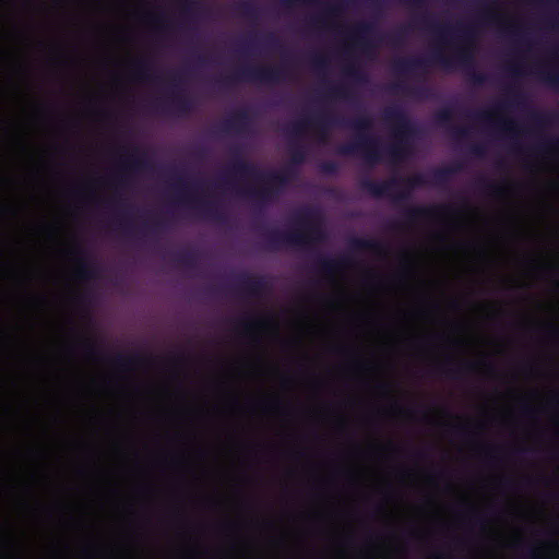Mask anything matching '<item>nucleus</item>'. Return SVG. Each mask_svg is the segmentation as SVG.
Masks as SVG:
<instances>
[{"instance_id":"nucleus-50","label":"nucleus","mask_w":559,"mask_h":559,"mask_svg":"<svg viewBox=\"0 0 559 559\" xmlns=\"http://www.w3.org/2000/svg\"><path fill=\"white\" fill-rule=\"evenodd\" d=\"M500 485L503 488H511L514 485V483L511 479L503 478L500 480Z\"/></svg>"},{"instance_id":"nucleus-25","label":"nucleus","mask_w":559,"mask_h":559,"mask_svg":"<svg viewBox=\"0 0 559 559\" xmlns=\"http://www.w3.org/2000/svg\"><path fill=\"white\" fill-rule=\"evenodd\" d=\"M143 360L140 354L123 355L117 354L112 357L111 362L120 370H130L139 366Z\"/></svg>"},{"instance_id":"nucleus-56","label":"nucleus","mask_w":559,"mask_h":559,"mask_svg":"<svg viewBox=\"0 0 559 559\" xmlns=\"http://www.w3.org/2000/svg\"><path fill=\"white\" fill-rule=\"evenodd\" d=\"M549 332H550V334H551L552 336H557V335H558V330H557V329H555V328H552V326L549 329Z\"/></svg>"},{"instance_id":"nucleus-52","label":"nucleus","mask_w":559,"mask_h":559,"mask_svg":"<svg viewBox=\"0 0 559 559\" xmlns=\"http://www.w3.org/2000/svg\"><path fill=\"white\" fill-rule=\"evenodd\" d=\"M510 73H511L513 76H518V75H521V74H522V73H521L520 68H518V67H511V68H510Z\"/></svg>"},{"instance_id":"nucleus-36","label":"nucleus","mask_w":559,"mask_h":559,"mask_svg":"<svg viewBox=\"0 0 559 559\" xmlns=\"http://www.w3.org/2000/svg\"><path fill=\"white\" fill-rule=\"evenodd\" d=\"M320 170L326 175H335L338 171V165L333 160L322 162L319 166Z\"/></svg>"},{"instance_id":"nucleus-12","label":"nucleus","mask_w":559,"mask_h":559,"mask_svg":"<svg viewBox=\"0 0 559 559\" xmlns=\"http://www.w3.org/2000/svg\"><path fill=\"white\" fill-rule=\"evenodd\" d=\"M123 156L121 158V166L126 175L119 178L120 182L127 180V173L140 171L151 168V162L147 158L145 151H142L139 146H133L131 153L127 147H122Z\"/></svg>"},{"instance_id":"nucleus-26","label":"nucleus","mask_w":559,"mask_h":559,"mask_svg":"<svg viewBox=\"0 0 559 559\" xmlns=\"http://www.w3.org/2000/svg\"><path fill=\"white\" fill-rule=\"evenodd\" d=\"M343 73L357 84H366L369 82L368 74L356 62H349L343 68Z\"/></svg>"},{"instance_id":"nucleus-46","label":"nucleus","mask_w":559,"mask_h":559,"mask_svg":"<svg viewBox=\"0 0 559 559\" xmlns=\"http://www.w3.org/2000/svg\"><path fill=\"white\" fill-rule=\"evenodd\" d=\"M522 411H523V414L527 417H532L535 415L536 411L531 407L530 405L525 404L523 407H522Z\"/></svg>"},{"instance_id":"nucleus-60","label":"nucleus","mask_w":559,"mask_h":559,"mask_svg":"<svg viewBox=\"0 0 559 559\" xmlns=\"http://www.w3.org/2000/svg\"><path fill=\"white\" fill-rule=\"evenodd\" d=\"M552 55L559 59V49H555L552 51Z\"/></svg>"},{"instance_id":"nucleus-8","label":"nucleus","mask_w":559,"mask_h":559,"mask_svg":"<svg viewBox=\"0 0 559 559\" xmlns=\"http://www.w3.org/2000/svg\"><path fill=\"white\" fill-rule=\"evenodd\" d=\"M508 94L510 96L509 99L496 104L491 111H476L468 115V117L481 123H490L492 115L502 114L514 106L520 108L525 105L526 98L519 90L510 87L508 88Z\"/></svg>"},{"instance_id":"nucleus-62","label":"nucleus","mask_w":559,"mask_h":559,"mask_svg":"<svg viewBox=\"0 0 559 559\" xmlns=\"http://www.w3.org/2000/svg\"><path fill=\"white\" fill-rule=\"evenodd\" d=\"M452 306H453V307H456V306H457V302H456V301H453V302H452Z\"/></svg>"},{"instance_id":"nucleus-58","label":"nucleus","mask_w":559,"mask_h":559,"mask_svg":"<svg viewBox=\"0 0 559 559\" xmlns=\"http://www.w3.org/2000/svg\"><path fill=\"white\" fill-rule=\"evenodd\" d=\"M415 455H416L417 457H420V459H421V457H424V456H425V453H424L423 451H417V452L415 453Z\"/></svg>"},{"instance_id":"nucleus-54","label":"nucleus","mask_w":559,"mask_h":559,"mask_svg":"<svg viewBox=\"0 0 559 559\" xmlns=\"http://www.w3.org/2000/svg\"><path fill=\"white\" fill-rule=\"evenodd\" d=\"M206 61H207V59H206L204 56H198V62H199L200 64H202V66H203V64H205V63H206Z\"/></svg>"},{"instance_id":"nucleus-16","label":"nucleus","mask_w":559,"mask_h":559,"mask_svg":"<svg viewBox=\"0 0 559 559\" xmlns=\"http://www.w3.org/2000/svg\"><path fill=\"white\" fill-rule=\"evenodd\" d=\"M353 264V260L347 254H342L337 258L318 257L316 265L319 272L325 275H332L336 272L347 269Z\"/></svg>"},{"instance_id":"nucleus-21","label":"nucleus","mask_w":559,"mask_h":559,"mask_svg":"<svg viewBox=\"0 0 559 559\" xmlns=\"http://www.w3.org/2000/svg\"><path fill=\"white\" fill-rule=\"evenodd\" d=\"M349 246L355 251H371L377 254H382L386 250L382 241L372 238L354 237L350 239Z\"/></svg>"},{"instance_id":"nucleus-63","label":"nucleus","mask_w":559,"mask_h":559,"mask_svg":"<svg viewBox=\"0 0 559 559\" xmlns=\"http://www.w3.org/2000/svg\"><path fill=\"white\" fill-rule=\"evenodd\" d=\"M525 451H526L525 449L518 450V452H525Z\"/></svg>"},{"instance_id":"nucleus-33","label":"nucleus","mask_w":559,"mask_h":559,"mask_svg":"<svg viewBox=\"0 0 559 559\" xmlns=\"http://www.w3.org/2000/svg\"><path fill=\"white\" fill-rule=\"evenodd\" d=\"M265 323H266V320H264V319L257 318V317H250V318H246V319L239 321L238 325L241 326L246 333H250L255 329H260V328L264 326Z\"/></svg>"},{"instance_id":"nucleus-48","label":"nucleus","mask_w":559,"mask_h":559,"mask_svg":"<svg viewBox=\"0 0 559 559\" xmlns=\"http://www.w3.org/2000/svg\"><path fill=\"white\" fill-rule=\"evenodd\" d=\"M369 4H370V7H372L374 9H381L384 4V1L383 0H369Z\"/></svg>"},{"instance_id":"nucleus-34","label":"nucleus","mask_w":559,"mask_h":559,"mask_svg":"<svg viewBox=\"0 0 559 559\" xmlns=\"http://www.w3.org/2000/svg\"><path fill=\"white\" fill-rule=\"evenodd\" d=\"M496 128L499 131L507 133L508 135L511 136L516 135L519 133L518 123H515L511 119H499L496 122Z\"/></svg>"},{"instance_id":"nucleus-7","label":"nucleus","mask_w":559,"mask_h":559,"mask_svg":"<svg viewBox=\"0 0 559 559\" xmlns=\"http://www.w3.org/2000/svg\"><path fill=\"white\" fill-rule=\"evenodd\" d=\"M177 182L175 185V190L178 194L179 200L189 205L192 209L198 210L203 216L216 221V222H225V215L222 212L219 205L215 201L210 200H200L193 198L188 193L187 183L183 180L182 176H176Z\"/></svg>"},{"instance_id":"nucleus-31","label":"nucleus","mask_w":559,"mask_h":559,"mask_svg":"<svg viewBox=\"0 0 559 559\" xmlns=\"http://www.w3.org/2000/svg\"><path fill=\"white\" fill-rule=\"evenodd\" d=\"M540 80L546 84L558 87L559 86V69H539L537 71Z\"/></svg>"},{"instance_id":"nucleus-47","label":"nucleus","mask_w":559,"mask_h":559,"mask_svg":"<svg viewBox=\"0 0 559 559\" xmlns=\"http://www.w3.org/2000/svg\"><path fill=\"white\" fill-rule=\"evenodd\" d=\"M452 431L456 436H465V435H467V430L463 426H455V427H453Z\"/></svg>"},{"instance_id":"nucleus-15","label":"nucleus","mask_w":559,"mask_h":559,"mask_svg":"<svg viewBox=\"0 0 559 559\" xmlns=\"http://www.w3.org/2000/svg\"><path fill=\"white\" fill-rule=\"evenodd\" d=\"M73 252L76 255V277L81 281H90L96 278L98 276V267L95 261L92 259L90 252L80 245L75 246Z\"/></svg>"},{"instance_id":"nucleus-14","label":"nucleus","mask_w":559,"mask_h":559,"mask_svg":"<svg viewBox=\"0 0 559 559\" xmlns=\"http://www.w3.org/2000/svg\"><path fill=\"white\" fill-rule=\"evenodd\" d=\"M117 223L129 236H133L135 234H140L141 236H156L168 228L167 222L159 217L153 218L150 223L144 222L139 229L134 228L131 222L127 219L126 215H122L120 218H118Z\"/></svg>"},{"instance_id":"nucleus-43","label":"nucleus","mask_w":559,"mask_h":559,"mask_svg":"<svg viewBox=\"0 0 559 559\" xmlns=\"http://www.w3.org/2000/svg\"><path fill=\"white\" fill-rule=\"evenodd\" d=\"M507 33L510 34V35H513L516 38V41L519 43H522L523 41V38L522 36L520 35V33L518 32V28L513 25H510L508 28H507Z\"/></svg>"},{"instance_id":"nucleus-2","label":"nucleus","mask_w":559,"mask_h":559,"mask_svg":"<svg viewBox=\"0 0 559 559\" xmlns=\"http://www.w3.org/2000/svg\"><path fill=\"white\" fill-rule=\"evenodd\" d=\"M499 22L500 16L487 3L481 5L473 22L459 23L455 27L441 26L435 23L430 13L424 12L415 19L417 26L429 29L442 44L448 43V35L451 34L464 45L456 50L453 57H447L436 49L429 57L399 58L393 63V70L399 74H414L418 71H426L432 64H440L444 69H451L454 64H459L463 68L472 84L476 86L484 85L489 81V76L475 70L473 45L478 33V26L498 24Z\"/></svg>"},{"instance_id":"nucleus-55","label":"nucleus","mask_w":559,"mask_h":559,"mask_svg":"<svg viewBox=\"0 0 559 559\" xmlns=\"http://www.w3.org/2000/svg\"><path fill=\"white\" fill-rule=\"evenodd\" d=\"M390 227H391L392 229L397 230V229H401V227H402V226H401V224H400V223H392Z\"/></svg>"},{"instance_id":"nucleus-35","label":"nucleus","mask_w":559,"mask_h":559,"mask_svg":"<svg viewBox=\"0 0 559 559\" xmlns=\"http://www.w3.org/2000/svg\"><path fill=\"white\" fill-rule=\"evenodd\" d=\"M328 95L338 98L348 99L350 97L349 88L345 85H329Z\"/></svg>"},{"instance_id":"nucleus-61","label":"nucleus","mask_w":559,"mask_h":559,"mask_svg":"<svg viewBox=\"0 0 559 559\" xmlns=\"http://www.w3.org/2000/svg\"><path fill=\"white\" fill-rule=\"evenodd\" d=\"M84 299H85V296H83V295L79 297V301H84Z\"/></svg>"},{"instance_id":"nucleus-6","label":"nucleus","mask_w":559,"mask_h":559,"mask_svg":"<svg viewBox=\"0 0 559 559\" xmlns=\"http://www.w3.org/2000/svg\"><path fill=\"white\" fill-rule=\"evenodd\" d=\"M286 76L287 72L284 67L246 66L221 78L216 83L221 88H229L239 82L272 85L281 83Z\"/></svg>"},{"instance_id":"nucleus-49","label":"nucleus","mask_w":559,"mask_h":559,"mask_svg":"<svg viewBox=\"0 0 559 559\" xmlns=\"http://www.w3.org/2000/svg\"><path fill=\"white\" fill-rule=\"evenodd\" d=\"M154 21H155V22L158 24V26H160V27L166 28V27H168V26H169V25H168V23H165V19H164V16H157V17H155V19H154Z\"/></svg>"},{"instance_id":"nucleus-20","label":"nucleus","mask_w":559,"mask_h":559,"mask_svg":"<svg viewBox=\"0 0 559 559\" xmlns=\"http://www.w3.org/2000/svg\"><path fill=\"white\" fill-rule=\"evenodd\" d=\"M450 362L451 360L448 359L445 364L437 365L432 369V371L437 374H441L449 379L456 380L460 379L463 376V373H465L466 371H472L476 367V365L473 362H465L457 367H451L449 366Z\"/></svg>"},{"instance_id":"nucleus-19","label":"nucleus","mask_w":559,"mask_h":559,"mask_svg":"<svg viewBox=\"0 0 559 559\" xmlns=\"http://www.w3.org/2000/svg\"><path fill=\"white\" fill-rule=\"evenodd\" d=\"M251 123V116L247 109L237 111L234 116L225 119L221 129L224 132H246Z\"/></svg>"},{"instance_id":"nucleus-17","label":"nucleus","mask_w":559,"mask_h":559,"mask_svg":"<svg viewBox=\"0 0 559 559\" xmlns=\"http://www.w3.org/2000/svg\"><path fill=\"white\" fill-rule=\"evenodd\" d=\"M453 116V109L447 107L438 110L435 114V120L439 127L449 129L455 139L467 138L469 132L466 127L452 126Z\"/></svg>"},{"instance_id":"nucleus-22","label":"nucleus","mask_w":559,"mask_h":559,"mask_svg":"<svg viewBox=\"0 0 559 559\" xmlns=\"http://www.w3.org/2000/svg\"><path fill=\"white\" fill-rule=\"evenodd\" d=\"M133 75L141 82H155L158 79L153 75V64L148 58H141L133 62Z\"/></svg>"},{"instance_id":"nucleus-57","label":"nucleus","mask_w":559,"mask_h":559,"mask_svg":"<svg viewBox=\"0 0 559 559\" xmlns=\"http://www.w3.org/2000/svg\"><path fill=\"white\" fill-rule=\"evenodd\" d=\"M378 388H379L380 390H382V391H385V392L389 390V385H388V384H384V383L380 384Z\"/></svg>"},{"instance_id":"nucleus-37","label":"nucleus","mask_w":559,"mask_h":559,"mask_svg":"<svg viewBox=\"0 0 559 559\" xmlns=\"http://www.w3.org/2000/svg\"><path fill=\"white\" fill-rule=\"evenodd\" d=\"M328 59L326 57L322 56V55H314L312 58H311V64L312 67L318 70V71H323L328 68Z\"/></svg>"},{"instance_id":"nucleus-28","label":"nucleus","mask_w":559,"mask_h":559,"mask_svg":"<svg viewBox=\"0 0 559 559\" xmlns=\"http://www.w3.org/2000/svg\"><path fill=\"white\" fill-rule=\"evenodd\" d=\"M173 260L189 270L195 269L198 264V257L195 252L186 250L180 252H175L173 255Z\"/></svg>"},{"instance_id":"nucleus-29","label":"nucleus","mask_w":559,"mask_h":559,"mask_svg":"<svg viewBox=\"0 0 559 559\" xmlns=\"http://www.w3.org/2000/svg\"><path fill=\"white\" fill-rule=\"evenodd\" d=\"M235 9L249 20H255L259 16V9L252 0H241L236 3Z\"/></svg>"},{"instance_id":"nucleus-40","label":"nucleus","mask_w":559,"mask_h":559,"mask_svg":"<svg viewBox=\"0 0 559 559\" xmlns=\"http://www.w3.org/2000/svg\"><path fill=\"white\" fill-rule=\"evenodd\" d=\"M388 43L392 46H397L403 40L402 32H396L386 36Z\"/></svg>"},{"instance_id":"nucleus-59","label":"nucleus","mask_w":559,"mask_h":559,"mask_svg":"<svg viewBox=\"0 0 559 559\" xmlns=\"http://www.w3.org/2000/svg\"><path fill=\"white\" fill-rule=\"evenodd\" d=\"M497 166H498V168L502 169V168H504V163L502 160H499L497 163Z\"/></svg>"},{"instance_id":"nucleus-53","label":"nucleus","mask_w":559,"mask_h":559,"mask_svg":"<svg viewBox=\"0 0 559 559\" xmlns=\"http://www.w3.org/2000/svg\"><path fill=\"white\" fill-rule=\"evenodd\" d=\"M548 25H549L550 28L555 29V28L559 27V22H557V21H549Z\"/></svg>"},{"instance_id":"nucleus-32","label":"nucleus","mask_w":559,"mask_h":559,"mask_svg":"<svg viewBox=\"0 0 559 559\" xmlns=\"http://www.w3.org/2000/svg\"><path fill=\"white\" fill-rule=\"evenodd\" d=\"M84 354L88 358H98L103 354L99 344L91 338H84L81 343Z\"/></svg>"},{"instance_id":"nucleus-51","label":"nucleus","mask_w":559,"mask_h":559,"mask_svg":"<svg viewBox=\"0 0 559 559\" xmlns=\"http://www.w3.org/2000/svg\"><path fill=\"white\" fill-rule=\"evenodd\" d=\"M473 520H474L475 524H479V525L484 524V519L479 514H473Z\"/></svg>"},{"instance_id":"nucleus-39","label":"nucleus","mask_w":559,"mask_h":559,"mask_svg":"<svg viewBox=\"0 0 559 559\" xmlns=\"http://www.w3.org/2000/svg\"><path fill=\"white\" fill-rule=\"evenodd\" d=\"M262 41L265 46L270 48H276L280 44L278 38L273 33H269L265 36H263Z\"/></svg>"},{"instance_id":"nucleus-9","label":"nucleus","mask_w":559,"mask_h":559,"mask_svg":"<svg viewBox=\"0 0 559 559\" xmlns=\"http://www.w3.org/2000/svg\"><path fill=\"white\" fill-rule=\"evenodd\" d=\"M376 34V25L372 22H359L350 31L349 38L354 46L367 57H373L377 44L372 40Z\"/></svg>"},{"instance_id":"nucleus-10","label":"nucleus","mask_w":559,"mask_h":559,"mask_svg":"<svg viewBox=\"0 0 559 559\" xmlns=\"http://www.w3.org/2000/svg\"><path fill=\"white\" fill-rule=\"evenodd\" d=\"M178 81L177 75L171 76L173 84L168 97L159 99L157 104L163 108V111L171 109L179 115H188L191 111L193 104L191 98L178 88Z\"/></svg>"},{"instance_id":"nucleus-1","label":"nucleus","mask_w":559,"mask_h":559,"mask_svg":"<svg viewBox=\"0 0 559 559\" xmlns=\"http://www.w3.org/2000/svg\"><path fill=\"white\" fill-rule=\"evenodd\" d=\"M384 122L392 127L394 141L382 148L380 141L367 132L372 129L373 121L369 116H359L354 119L334 117L325 111L316 116L294 122L288 134L299 138L306 129L314 128L318 142L326 144L331 127L337 126L356 131L355 138L348 143L337 146L336 153L342 156H361L369 165L374 166L382 162L383 153L392 163L402 162L411 153L413 140L418 135L417 124L399 106L388 107L383 110Z\"/></svg>"},{"instance_id":"nucleus-38","label":"nucleus","mask_w":559,"mask_h":559,"mask_svg":"<svg viewBox=\"0 0 559 559\" xmlns=\"http://www.w3.org/2000/svg\"><path fill=\"white\" fill-rule=\"evenodd\" d=\"M558 146H559V139L550 138V139L545 140L543 143L538 144L535 147V151L545 152L546 150L555 148Z\"/></svg>"},{"instance_id":"nucleus-30","label":"nucleus","mask_w":559,"mask_h":559,"mask_svg":"<svg viewBox=\"0 0 559 559\" xmlns=\"http://www.w3.org/2000/svg\"><path fill=\"white\" fill-rule=\"evenodd\" d=\"M530 120L536 128H544L555 122V116L550 112L534 110L530 114Z\"/></svg>"},{"instance_id":"nucleus-44","label":"nucleus","mask_w":559,"mask_h":559,"mask_svg":"<svg viewBox=\"0 0 559 559\" xmlns=\"http://www.w3.org/2000/svg\"><path fill=\"white\" fill-rule=\"evenodd\" d=\"M194 4H195L194 2H186L183 8H182L183 14L192 15L193 10H194Z\"/></svg>"},{"instance_id":"nucleus-27","label":"nucleus","mask_w":559,"mask_h":559,"mask_svg":"<svg viewBox=\"0 0 559 559\" xmlns=\"http://www.w3.org/2000/svg\"><path fill=\"white\" fill-rule=\"evenodd\" d=\"M477 188L485 194L490 197H501L506 192V188L497 185L485 177H480L476 180Z\"/></svg>"},{"instance_id":"nucleus-24","label":"nucleus","mask_w":559,"mask_h":559,"mask_svg":"<svg viewBox=\"0 0 559 559\" xmlns=\"http://www.w3.org/2000/svg\"><path fill=\"white\" fill-rule=\"evenodd\" d=\"M392 90L416 99H427L430 96V88L425 85L408 86L404 83H395Z\"/></svg>"},{"instance_id":"nucleus-42","label":"nucleus","mask_w":559,"mask_h":559,"mask_svg":"<svg viewBox=\"0 0 559 559\" xmlns=\"http://www.w3.org/2000/svg\"><path fill=\"white\" fill-rule=\"evenodd\" d=\"M469 151L473 155L478 157H483L485 155V147L480 144L472 145Z\"/></svg>"},{"instance_id":"nucleus-18","label":"nucleus","mask_w":559,"mask_h":559,"mask_svg":"<svg viewBox=\"0 0 559 559\" xmlns=\"http://www.w3.org/2000/svg\"><path fill=\"white\" fill-rule=\"evenodd\" d=\"M345 8H346L345 1H343V0L335 1L334 3L328 5L322 14L312 16L309 20L308 25L314 29L326 27L329 24L330 17L338 16L341 13L344 12Z\"/></svg>"},{"instance_id":"nucleus-3","label":"nucleus","mask_w":559,"mask_h":559,"mask_svg":"<svg viewBox=\"0 0 559 559\" xmlns=\"http://www.w3.org/2000/svg\"><path fill=\"white\" fill-rule=\"evenodd\" d=\"M289 152L290 165L280 170L265 171L260 169L255 163L242 158L240 150L235 147L231 150L233 159L227 173L221 177V185H228L231 177L236 179H253L263 182V186L259 188L248 186L237 189L236 192L261 206L273 202L282 189L297 176V170L294 166L302 165L306 162L307 151L302 145L292 144Z\"/></svg>"},{"instance_id":"nucleus-13","label":"nucleus","mask_w":559,"mask_h":559,"mask_svg":"<svg viewBox=\"0 0 559 559\" xmlns=\"http://www.w3.org/2000/svg\"><path fill=\"white\" fill-rule=\"evenodd\" d=\"M235 290L251 297H260L269 290V284L264 276H253L241 273L236 277Z\"/></svg>"},{"instance_id":"nucleus-45","label":"nucleus","mask_w":559,"mask_h":559,"mask_svg":"<svg viewBox=\"0 0 559 559\" xmlns=\"http://www.w3.org/2000/svg\"><path fill=\"white\" fill-rule=\"evenodd\" d=\"M525 557L527 559H538L539 558V551L537 549H535V548H530L525 552Z\"/></svg>"},{"instance_id":"nucleus-11","label":"nucleus","mask_w":559,"mask_h":559,"mask_svg":"<svg viewBox=\"0 0 559 559\" xmlns=\"http://www.w3.org/2000/svg\"><path fill=\"white\" fill-rule=\"evenodd\" d=\"M454 212V207L450 205H418L404 210L403 217L408 225H414L423 221L433 219L440 215Z\"/></svg>"},{"instance_id":"nucleus-23","label":"nucleus","mask_w":559,"mask_h":559,"mask_svg":"<svg viewBox=\"0 0 559 559\" xmlns=\"http://www.w3.org/2000/svg\"><path fill=\"white\" fill-rule=\"evenodd\" d=\"M462 170L463 165L461 163H456L448 167L437 168L432 171V185L442 187L450 181L452 175L459 174Z\"/></svg>"},{"instance_id":"nucleus-4","label":"nucleus","mask_w":559,"mask_h":559,"mask_svg":"<svg viewBox=\"0 0 559 559\" xmlns=\"http://www.w3.org/2000/svg\"><path fill=\"white\" fill-rule=\"evenodd\" d=\"M295 222L301 229L290 231L271 229L264 234L271 250H280L283 246L310 249L313 243L324 240L325 234L316 210L311 207L300 210L296 214Z\"/></svg>"},{"instance_id":"nucleus-41","label":"nucleus","mask_w":559,"mask_h":559,"mask_svg":"<svg viewBox=\"0 0 559 559\" xmlns=\"http://www.w3.org/2000/svg\"><path fill=\"white\" fill-rule=\"evenodd\" d=\"M310 0H281V3L286 8H293L300 4H309Z\"/></svg>"},{"instance_id":"nucleus-5","label":"nucleus","mask_w":559,"mask_h":559,"mask_svg":"<svg viewBox=\"0 0 559 559\" xmlns=\"http://www.w3.org/2000/svg\"><path fill=\"white\" fill-rule=\"evenodd\" d=\"M429 182L425 175L415 174L406 178L393 177L383 181H376L369 178L360 180L361 190L373 198H391L394 203L402 204L411 199V192L420 187L427 186Z\"/></svg>"}]
</instances>
